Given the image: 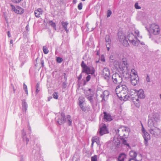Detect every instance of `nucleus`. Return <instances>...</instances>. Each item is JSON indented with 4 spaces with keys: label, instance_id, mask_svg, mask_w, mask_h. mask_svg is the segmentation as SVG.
I'll return each mask as SVG.
<instances>
[{
    "label": "nucleus",
    "instance_id": "12",
    "mask_svg": "<svg viewBox=\"0 0 161 161\" xmlns=\"http://www.w3.org/2000/svg\"><path fill=\"white\" fill-rule=\"evenodd\" d=\"M138 76L136 70L134 69H131L130 72V69L129 68L128 71L126 73L125 75H124V76L125 78H129V77H131L132 76Z\"/></svg>",
    "mask_w": 161,
    "mask_h": 161
},
{
    "label": "nucleus",
    "instance_id": "59",
    "mask_svg": "<svg viewBox=\"0 0 161 161\" xmlns=\"http://www.w3.org/2000/svg\"><path fill=\"white\" fill-rule=\"evenodd\" d=\"M77 2V0H73V3L74 4H75Z\"/></svg>",
    "mask_w": 161,
    "mask_h": 161
},
{
    "label": "nucleus",
    "instance_id": "11",
    "mask_svg": "<svg viewBox=\"0 0 161 161\" xmlns=\"http://www.w3.org/2000/svg\"><path fill=\"white\" fill-rule=\"evenodd\" d=\"M64 115L63 114H58L57 117L55 118L57 123L59 125H61L65 122Z\"/></svg>",
    "mask_w": 161,
    "mask_h": 161
},
{
    "label": "nucleus",
    "instance_id": "35",
    "mask_svg": "<svg viewBox=\"0 0 161 161\" xmlns=\"http://www.w3.org/2000/svg\"><path fill=\"white\" fill-rule=\"evenodd\" d=\"M105 41L106 42H111L110 39V36L108 35H106L105 36Z\"/></svg>",
    "mask_w": 161,
    "mask_h": 161
},
{
    "label": "nucleus",
    "instance_id": "13",
    "mask_svg": "<svg viewBox=\"0 0 161 161\" xmlns=\"http://www.w3.org/2000/svg\"><path fill=\"white\" fill-rule=\"evenodd\" d=\"M108 133V131L105 124H103L102 127L100 128L99 131L97 133V134L100 136L103 135Z\"/></svg>",
    "mask_w": 161,
    "mask_h": 161
},
{
    "label": "nucleus",
    "instance_id": "58",
    "mask_svg": "<svg viewBox=\"0 0 161 161\" xmlns=\"http://www.w3.org/2000/svg\"><path fill=\"white\" fill-rule=\"evenodd\" d=\"M7 34H8V37H10L11 36H10V32L9 31H8L7 32Z\"/></svg>",
    "mask_w": 161,
    "mask_h": 161
},
{
    "label": "nucleus",
    "instance_id": "56",
    "mask_svg": "<svg viewBox=\"0 0 161 161\" xmlns=\"http://www.w3.org/2000/svg\"><path fill=\"white\" fill-rule=\"evenodd\" d=\"M82 78V75L81 74H80V75L78 77V79L79 80H80Z\"/></svg>",
    "mask_w": 161,
    "mask_h": 161
},
{
    "label": "nucleus",
    "instance_id": "45",
    "mask_svg": "<svg viewBox=\"0 0 161 161\" xmlns=\"http://www.w3.org/2000/svg\"><path fill=\"white\" fill-rule=\"evenodd\" d=\"M112 14V12L110 10H108L107 11V17H109Z\"/></svg>",
    "mask_w": 161,
    "mask_h": 161
},
{
    "label": "nucleus",
    "instance_id": "61",
    "mask_svg": "<svg viewBox=\"0 0 161 161\" xmlns=\"http://www.w3.org/2000/svg\"><path fill=\"white\" fill-rule=\"evenodd\" d=\"M10 43L11 44H13V40H11L10 41Z\"/></svg>",
    "mask_w": 161,
    "mask_h": 161
},
{
    "label": "nucleus",
    "instance_id": "63",
    "mask_svg": "<svg viewBox=\"0 0 161 161\" xmlns=\"http://www.w3.org/2000/svg\"><path fill=\"white\" fill-rule=\"evenodd\" d=\"M150 121H149L148 122V126H150Z\"/></svg>",
    "mask_w": 161,
    "mask_h": 161
},
{
    "label": "nucleus",
    "instance_id": "55",
    "mask_svg": "<svg viewBox=\"0 0 161 161\" xmlns=\"http://www.w3.org/2000/svg\"><path fill=\"white\" fill-rule=\"evenodd\" d=\"M123 130H124L125 131H126V130H127L128 131H129V128H124Z\"/></svg>",
    "mask_w": 161,
    "mask_h": 161
},
{
    "label": "nucleus",
    "instance_id": "27",
    "mask_svg": "<svg viewBox=\"0 0 161 161\" xmlns=\"http://www.w3.org/2000/svg\"><path fill=\"white\" fill-rule=\"evenodd\" d=\"M22 137L24 141L26 142V144H27L28 142L29 141V139L27 138L26 136V133L25 132L24 130H23L22 131Z\"/></svg>",
    "mask_w": 161,
    "mask_h": 161
},
{
    "label": "nucleus",
    "instance_id": "7",
    "mask_svg": "<svg viewBox=\"0 0 161 161\" xmlns=\"http://www.w3.org/2000/svg\"><path fill=\"white\" fill-rule=\"evenodd\" d=\"M118 36L119 42L124 46L127 47L129 44L124 34L121 33H118Z\"/></svg>",
    "mask_w": 161,
    "mask_h": 161
},
{
    "label": "nucleus",
    "instance_id": "34",
    "mask_svg": "<svg viewBox=\"0 0 161 161\" xmlns=\"http://www.w3.org/2000/svg\"><path fill=\"white\" fill-rule=\"evenodd\" d=\"M40 89L39 87V84L37 83L36 85V94H37L39 92Z\"/></svg>",
    "mask_w": 161,
    "mask_h": 161
},
{
    "label": "nucleus",
    "instance_id": "9",
    "mask_svg": "<svg viewBox=\"0 0 161 161\" xmlns=\"http://www.w3.org/2000/svg\"><path fill=\"white\" fill-rule=\"evenodd\" d=\"M10 6L11 7L12 10L16 14H21L24 13V9L19 6H15L11 4Z\"/></svg>",
    "mask_w": 161,
    "mask_h": 161
},
{
    "label": "nucleus",
    "instance_id": "53",
    "mask_svg": "<svg viewBox=\"0 0 161 161\" xmlns=\"http://www.w3.org/2000/svg\"><path fill=\"white\" fill-rule=\"evenodd\" d=\"M146 81L147 82H149L150 81V79L149 76L147 75L146 78Z\"/></svg>",
    "mask_w": 161,
    "mask_h": 161
},
{
    "label": "nucleus",
    "instance_id": "19",
    "mask_svg": "<svg viewBox=\"0 0 161 161\" xmlns=\"http://www.w3.org/2000/svg\"><path fill=\"white\" fill-rule=\"evenodd\" d=\"M137 91L133 89H129L128 87V91L127 92V95L129 96V98H130L131 96L135 95L137 93Z\"/></svg>",
    "mask_w": 161,
    "mask_h": 161
},
{
    "label": "nucleus",
    "instance_id": "8",
    "mask_svg": "<svg viewBox=\"0 0 161 161\" xmlns=\"http://www.w3.org/2000/svg\"><path fill=\"white\" fill-rule=\"evenodd\" d=\"M112 78L114 83H120L122 81V75L121 74L116 73L113 75Z\"/></svg>",
    "mask_w": 161,
    "mask_h": 161
},
{
    "label": "nucleus",
    "instance_id": "46",
    "mask_svg": "<svg viewBox=\"0 0 161 161\" xmlns=\"http://www.w3.org/2000/svg\"><path fill=\"white\" fill-rule=\"evenodd\" d=\"M135 7L137 9H140L141 7L138 5V3H136L135 5Z\"/></svg>",
    "mask_w": 161,
    "mask_h": 161
},
{
    "label": "nucleus",
    "instance_id": "3",
    "mask_svg": "<svg viewBox=\"0 0 161 161\" xmlns=\"http://www.w3.org/2000/svg\"><path fill=\"white\" fill-rule=\"evenodd\" d=\"M129 65L126 59H123L119 63V67L122 71L123 75H125L129 69Z\"/></svg>",
    "mask_w": 161,
    "mask_h": 161
},
{
    "label": "nucleus",
    "instance_id": "30",
    "mask_svg": "<svg viewBox=\"0 0 161 161\" xmlns=\"http://www.w3.org/2000/svg\"><path fill=\"white\" fill-rule=\"evenodd\" d=\"M86 97L88 99V100L90 101V102L92 103H93V96L92 95L88 96L86 95Z\"/></svg>",
    "mask_w": 161,
    "mask_h": 161
},
{
    "label": "nucleus",
    "instance_id": "60",
    "mask_svg": "<svg viewBox=\"0 0 161 161\" xmlns=\"http://www.w3.org/2000/svg\"><path fill=\"white\" fill-rule=\"evenodd\" d=\"M66 75V74L65 73H64V77L65 79H66V80L67 78L65 77Z\"/></svg>",
    "mask_w": 161,
    "mask_h": 161
},
{
    "label": "nucleus",
    "instance_id": "28",
    "mask_svg": "<svg viewBox=\"0 0 161 161\" xmlns=\"http://www.w3.org/2000/svg\"><path fill=\"white\" fill-rule=\"evenodd\" d=\"M153 121L152 122H153V121H154L156 122H158L159 120V117L158 114H155L153 116ZM151 123L152 122H151Z\"/></svg>",
    "mask_w": 161,
    "mask_h": 161
},
{
    "label": "nucleus",
    "instance_id": "48",
    "mask_svg": "<svg viewBox=\"0 0 161 161\" xmlns=\"http://www.w3.org/2000/svg\"><path fill=\"white\" fill-rule=\"evenodd\" d=\"M36 12H39V13H41L42 14V10L41 8H38L37 10H35Z\"/></svg>",
    "mask_w": 161,
    "mask_h": 161
},
{
    "label": "nucleus",
    "instance_id": "57",
    "mask_svg": "<svg viewBox=\"0 0 161 161\" xmlns=\"http://www.w3.org/2000/svg\"><path fill=\"white\" fill-rule=\"evenodd\" d=\"M41 64H42V67H44V62L43 60H42L41 61Z\"/></svg>",
    "mask_w": 161,
    "mask_h": 161
},
{
    "label": "nucleus",
    "instance_id": "49",
    "mask_svg": "<svg viewBox=\"0 0 161 161\" xmlns=\"http://www.w3.org/2000/svg\"><path fill=\"white\" fill-rule=\"evenodd\" d=\"M91 78V76L90 75H88L86 78V80L87 82L88 81L90 80Z\"/></svg>",
    "mask_w": 161,
    "mask_h": 161
},
{
    "label": "nucleus",
    "instance_id": "29",
    "mask_svg": "<svg viewBox=\"0 0 161 161\" xmlns=\"http://www.w3.org/2000/svg\"><path fill=\"white\" fill-rule=\"evenodd\" d=\"M48 24L50 25H51L55 30H56V25L55 23L53 22L52 20H49L48 22Z\"/></svg>",
    "mask_w": 161,
    "mask_h": 161
},
{
    "label": "nucleus",
    "instance_id": "5",
    "mask_svg": "<svg viewBox=\"0 0 161 161\" xmlns=\"http://www.w3.org/2000/svg\"><path fill=\"white\" fill-rule=\"evenodd\" d=\"M81 66L82 68V72H85L87 74H93L95 72V70L94 67L90 66H87L84 63V61H82L81 63Z\"/></svg>",
    "mask_w": 161,
    "mask_h": 161
},
{
    "label": "nucleus",
    "instance_id": "26",
    "mask_svg": "<svg viewBox=\"0 0 161 161\" xmlns=\"http://www.w3.org/2000/svg\"><path fill=\"white\" fill-rule=\"evenodd\" d=\"M61 24H62V26H63V28H64V29L65 31H66V32L67 33L68 32L69 30L67 29V26L68 25V22L66 21V22H64V21H62L61 22Z\"/></svg>",
    "mask_w": 161,
    "mask_h": 161
},
{
    "label": "nucleus",
    "instance_id": "44",
    "mask_svg": "<svg viewBox=\"0 0 161 161\" xmlns=\"http://www.w3.org/2000/svg\"><path fill=\"white\" fill-rule=\"evenodd\" d=\"M23 0H11V1L15 3H20L21 1Z\"/></svg>",
    "mask_w": 161,
    "mask_h": 161
},
{
    "label": "nucleus",
    "instance_id": "54",
    "mask_svg": "<svg viewBox=\"0 0 161 161\" xmlns=\"http://www.w3.org/2000/svg\"><path fill=\"white\" fill-rule=\"evenodd\" d=\"M72 123V121L70 119H69L68 120V124L69 125H71Z\"/></svg>",
    "mask_w": 161,
    "mask_h": 161
},
{
    "label": "nucleus",
    "instance_id": "20",
    "mask_svg": "<svg viewBox=\"0 0 161 161\" xmlns=\"http://www.w3.org/2000/svg\"><path fill=\"white\" fill-rule=\"evenodd\" d=\"M104 119L106 121H110L112 120L111 115L106 113V112H104Z\"/></svg>",
    "mask_w": 161,
    "mask_h": 161
},
{
    "label": "nucleus",
    "instance_id": "1",
    "mask_svg": "<svg viewBox=\"0 0 161 161\" xmlns=\"http://www.w3.org/2000/svg\"><path fill=\"white\" fill-rule=\"evenodd\" d=\"M128 87L125 85H119L116 86L115 92L119 98L121 100L126 101L129 99V96L127 95Z\"/></svg>",
    "mask_w": 161,
    "mask_h": 161
},
{
    "label": "nucleus",
    "instance_id": "25",
    "mask_svg": "<svg viewBox=\"0 0 161 161\" xmlns=\"http://www.w3.org/2000/svg\"><path fill=\"white\" fill-rule=\"evenodd\" d=\"M126 158V155L125 154L122 153L119 155L118 159V161H124L125 158Z\"/></svg>",
    "mask_w": 161,
    "mask_h": 161
},
{
    "label": "nucleus",
    "instance_id": "43",
    "mask_svg": "<svg viewBox=\"0 0 161 161\" xmlns=\"http://www.w3.org/2000/svg\"><path fill=\"white\" fill-rule=\"evenodd\" d=\"M100 60L103 62H105V58L104 56L103 55H102L100 58Z\"/></svg>",
    "mask_w": 161,
    "mask_h": 161
},
{
    "label": "nucleus",
    "instance_id": "33",
    "mask_svg": "<svg viewBox=\"0 0 161 161\" xmlns=\"http://www.w3.org/2000/svg\"><path fill=\"white\" fill-rule=\"evenodd\" d=\"M34 14L36 17L39 18L41 17V15L42 14V13H39L38 12H36V11H34Z\"/></svg>",
    "mask_w": 161,
    "mask_h": 161
},
{
    "label": "nucleus",
    "instance_id": "51",
    "mask_svg": "<svg viewBox=\"0 0 161 161\" xmlns=\"http://www.w3.org/2000/svg\"><path fill=\"white\" fill-rule=\"evenodd\" d=\"M25 55H23V56H22L21 55H20V56H19V59H20V60H22L23 61H24H24H25V59H24V60H23V59H22V58H23V57H25Z\"/></svg>",
    "mask_w": 161,
    "mask_h": 161
},
{
    "label": "nucleus",
    "instance_id": "18",
    "mask_svg": "<svg viewBox=\"0 0 161 161\" xmlns=\"http://www.w3.org/2000/svg\"><path fill=\"white\" fill-rule=\"evenodd\" d=\"M137 97L140 98H144L145 97V95L144 93V92L143 89H139L138 91H137Z\"/></svg>",
    "mask_w": 161,
    "mask_h": 161
},
{
    "label": "nucleus",
    "instance_id": "32",
    "mask_svg": "<svg viewBox=\"0 0 161 161\" xmlns=\"http://www.w3.org/2000/svg\"><path fill=\"white\" fill-rule=\"evenodd\" d=\"M91 161H97V156L95 155L91 157Z\"/></svg>",
    "mask_w": 161,
    "mask_h": 161
},
{
    "label": "nucleus",
    "instance_id": "36",
    "mask_svg": "<svg viewBox=\"0 0 161 161\" xmlns=\"http://www.w3.org/2000/svg\"><path fill=\"white\" fill-rule=\"evenodd\" d=\"M122 142L123 144L126 145L128 147L130 148V147L129 146V144L127 143V141L126 140L123 139L122 141Z\"/></svg>",
    "mask_w": 161,
    "mask_h": 161
},
{
    "label": "nucleus",
    "instance_id": "62",
    "mask_svg": "<svg viewBox=\"0 0 161 161\" xmlns=\"http://www.w3.org/2000/svg\"><path fill=\"white\" fill-rule=\"evenodd\" d=\"M107 48L108 51H109L110 49V47H106Z\"/></svg>",
    "mask_w": 161,
    "mask_h": 161
},
{
    "label": "nucleus",
    "instance_id": "22",
    "mask_svg": "<svg viewBox=\"0 0 161 161\" xmlns=\"http://www.w3.org/2000/svg\"><path fill=\"white\" fill-rule=\"evenodd\" d=\"M92 147L94 142H96L97 145L100 144L99 138L98 136H94L92 137Z\"/></svg>",
    "mask_w": 161,
    "mask_h": 161
},
{
    "label": "nucleus",
    "instance_id": "6",
    "mask_svg": "<svg viewBox=\"0 0 161 161\" xmlns=\"http://www.w3.org/2000/svg\"><path fill=\"white\" fill-rule=\"evenodd\" d=\"M159 26L155 23L150 25L148 31L154 35H158L160 32Z\"/></svg>",
    "mask_w": 161,
    "mask_h": 161
},
{
    "label": "nucleus",
    "instance_id": "23",
    "mask_svg": "<svg viewBox=\"0 0 161 161\" xmlns=\"http://www.w3.org/2000/svg\"><path fill=\"white\" fill-rule=\"evenodd\" d=\"M113 142L114 145L115 146V147H119L120 145V142L119 139L115 137L114 138Z\"/></svg>",
    "mask_w": 161,
    "mask_h": 161
},
{
    "label": "nucleus",
    "instance_id": "42",
    "mask_svg": "<svg viewBox=\"0 0 161 161\" xmlns=\"http://www.w3.org/2000/svg\"><path fill=\"white\" fill-rule=\"evenodd\" d=\"M79 104H80V102H82V104H83L85 101V99L82 97H80L79 98Z\"/></svg>",
    "mask_w": 161,
    "mask_h": 161
},
{
    "label": "nucleus",
    "instance_id": "39",
    "mask_svg": "<svg viewBox=\"0 0 161 161\" xmlns=\"http://www.w3.org/2000/svg\"><path fill=\"white\" fill-rule=\"evenodd\" d=\"M82 8V3H80L78 5V8L79 10H80Z\"/></svg>",
    "mask_w": 161,
    "mask_h": 161
},
{
    "label": "nucleus",
    "instance_id": "50",
    "mask_svg": "<svg viewBox=\"0 0 161 161\" xmlns=\"http://www.w3.org/2000/svg\"><path fill=\"white\" fill-rule=\"evenodd\" d=\"M66 83L65 82H63L62 84V87L63 88H64L66 87Z\"/></svg>",
    "mask_w": 161,
    "mask_h": 161
},
{
    "label": "nucleus",
    "instance_id": "17",
    "mask_svg": "<svg viewBox=\"0 0 161 161\" xmlns=\"http://www.w3.org/2000/svg\"><path fill=\"white\" fill-rule=\"evenodd\" d=\"M130 79V82L132 84L133 86H135L139 82V78L138 76H131L129 77Z\"/></svg>",
    "mask_w": 161,
    "mask_h": 161
},
{
    "label": "nucleus",
    "instance_id": "4",
    "mask_svg": "<svg viewBox=\"0 0 161 161\" xmlns=\"http://www.w3.org/2000/svg\"><path fill=\"white\" fill-rule=\"evenodd\" d=\"M129 155L131 158L129 161H141L142 157L139 152H130Z\"/></svg>",
    "mask_w": 161,
    "mask_h": 161
},
{
    "label": "nucleus",
    "instance_id": "41",
    "mask_svg": "<svg viewBox=\"0 0 161 161\" xmlns=\"http://www.w3.org/2000/svg\"><path fill=\"white\" fill-rule=\"evenodd\" d=\"M53 95L54 98L57 99L58 98V96L57 92H54Z\"/></svg>",
    "mask_w": 161,
    "mask_h": 161
},
{
    "label": "nucleus",
    "instance_id": "14",
    "mask_svg": "<svg viewBox=\"0 0 161 161\" xmlns=\"http://www.w3.org/2000/svg\"><path fill=\"white\" fill-rule=\"evenodd\" d=\"M150 133L154 136L157 137L160 134L161 130L157 128H154L153 129H151L149 130Z\"/></svg>",
    "mask_w": 161,
    "mask_h": 161
},
{
    "label": "nucleus",
    "instance_id": "31",
    "mask_svg": "<svg viewBox=\"0 0 161 161\" xmlns=\"http://www.w3.org/2000/svg\"><path fill=\"white\" fill-rule=\"evenodd\" d=\"M43 51L44 54H47L48 53L49 51L46 46H44L43 47Z\"/></svg>",
    "mask_w": 161,
    "mask_h": 161
},
{
    "label": "nucleus",
    "instance_id": "21",
    "mask_svg": "<svg viewBox=\"0 0 161 161\" xmlns=\"http://www.w3.org/2000/svg\"><path fill=\"white\" fill-rule=\"evenodd\" d=\"M132 100L135 106L137 108L140 107V104L139 99L136 97H132Z\"/></svg>",
    "mask_w": 161,
    "mask_h": 161
},
{
    "label": "nucleus",
    "instance_id": "37",
    "mask_svg": "<svg viewBox=\"0 0 161 161\" xmlns=\"http://www.w3.org/2000/svg\"><path fill=\"white\" fill-rule=\"evenodd\" d=\"M56 61L57 62L60 63L63 61V59L61 58L58 57L57 58Z\"/></svg>",
    "mask_w": 161,
    "mask_h": 161
},
{
    "label": "nucleus",
    "instance_id": "38",
    "mask_svg": "<svg viewBox=\"0 0 161 161\" xmlns=\"http://www.w3.org/2000/svg\"><path fill=\"white\" fill-rule=\"evenodd\" d=\"M23 88L25 90V93L26 94H28V90H27V86L24 83L23 84Z\"/></svg>",
    "mask_w": 161,
    "mask_h": 161
},
{
    "label": "nucleus",
    "instance_id": "15",
    "mask_svg": "<svg viewBox=\"0 0 161 161\" xmlns=\"http://www.w3.org/2000/svg\"><path fill=\"white\" fill-rule=\"evenodd\" d=\"M109 94V92L108 91H105L102 92L100 95L101 97L102 98V102H104L108 99Z\"/></svg>",
    "mask_w": 161,
    "mask_h": 161
},
{
    "label": "nucleus",
    "instance_id": "64",
    "mask_svg": "<svg viewBox=\"0 0 161 161\" xmlns=\"http://www.w3.org/2000/svg\"><path fill=\"white\" fill-rule=\"evenodd\" d=\"M70 115H68V116H67V118H70Z\"/></svg>",
    "mask_w": 161,
    "mask_h": 161
},
{
    "label": "nucleus",
    "instance_id": "52",
    "mask_svg": "<svg viewBox=\"0 0 161 161\" xmlns=\"http://www.w3.org/2000/svg\"><path fill=\"white\" fill-rule=\"evenodd\" d=\"M119 129H117V130H115V131L116 134L118 135L119 136H120V135L119 133Z\"/></svg>",
    "mask_w": 161,
    "mask_h": 161
},
{
    "label": "nucleus",
    "instance_id": "24",
    "mask_svg": "<svg viewBox=\"0 0 161 161\" xmlns=\"http://www.w3.org/2000/svg\"><path fill=\"white\" fill-rule=\"evenodd\" d=\"M22 107L23 111L25 112L27 109L28 105L25 100H22Z\"/></svg>",
    "mask_w": 161,
    "mask_h": 161
},
{
    "label": "nucleus",
    "instance_id": "10",
    "mask_svg": "<svg viewBox=\"0 0 161 161\" xmlns=\"http://www.w3.org/2000/svg\"><path fill=\"white\" fill-rule=\"evenodd\" d=\"M142 131L143 133V136L144 139L145 144L147 146L148 144V141L150 139V135L146 131L143 126H142Z\"/></svg>",
    "mask_w": 161,
    "mask_h": 161
},
{
    "label": "nucleus",
    "instance_id": "16",
    "mask_svg": "<svg viewBox=\"0 0 161 161\" xmlns=\"http://www.w3.org/2000/svg\"><path fill=\"white\" fill-rule=\"evenodd\" d=\"M103 75L104 76L105 79H108L109 75V70L107 68H104L103 70Z\"/></svg>",
    "mask_w": 161,
    "mask_h": 161
},
{
    "label": "nucleus",
    "instance_id": "40",
    "mask_svg": "<svg viewBox=\"0 0 161 161\" xmlns=\"http://www.w3.org/2000/svg\"><path fill=\"white\" fill-rule=\"evenodd\" d=\"M80 104H79V106L83 111H85L86 110V108L83 106V104H82V102H80Z\"/></svg>",
    "mask_w": 161,
    "mask_h": 161
},
{
    "label": "nucleus",
    "instance_id": "2",
    "mask_svg": "<svg viewBox=\"0 0 161 161\" xmlns=\"http://www.w3.org/2000/svg\"><path fill=\"white\" fill-rule=\"evenodd\" d=\"M127 38L130 42L135 46H137L139 43V41L137 37H140L139 31L138 30H135L132 33L128 34Z\"/></svg>",
    "mask_w": 161,
    "mask_h": 161
},
{
    "label": "nucleus",
    "instance_id": "47",
    "mask_svg": "<svg viewBox=\"0 0 161 161\" xmlns=\"http://www.w3.org/2000/svg\"><path fill=\"white\" fill-rule=\"evenodd\" d=\"M106 47H110L111 45V42H106Z\"/></svg>",
    "mask_w": 161,
    "mask_h": 161
}]
</instances>
